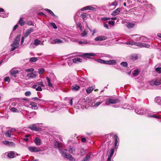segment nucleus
<instances>
[{
	"instance_id": "nucleus-56",
	"label": "nucleus",
	"mask_w": 161,
	"mask_h": 161,
	"mask_svg": "<svg viewBox=\"0 0 161 161\" xmlns=\"http://www.w3.org/2000/svg\"><path fill=\"white\" fill-rule=\"evenodd\" d=\"M51 25L54 29H56L57 28V26L54 23H51Z\"/></svg>"
},
{
	"instance_id": "nucleus-64",
	"label": "nucleus",
	"mask_w": 161,
	"mask_h": 161,
	"mask_svg": "<svg viewBox=\"0 0 161 161\" xmlns=\"http://www.w3.org/2000/svg\"><path fill=\"white\" fill-rule=\"evenodd\" d=\"M4 80L8 82L10 80V78L9 77H6L4 78Z\"/></svg>"
},
{
	"instance_id": "nucleus-37",
	"label": "nucleus",
	"mask_w": 161,
	"mask_h": 161,
	"mask_svg": "<svg viewBox=\"0 0 161 161\" xmlns=\"http://www.w3.org/2000/svg\"><path fill=\"white\" fill-rule=\"evenodd\" d=\"M148 117H153L159 119L161 118V116L160 115H148Z\"/></svg>"
},
{
	"instance_id": "nucleus-33",
	"label": "nucleus",
	"mask_w": 161,
	"mask_h": 161,
	"mask_svg": "<svg viewBox=\"0 0 161 161\" xmlns=\"http://www.w3.org/2000/svg\"><path fill=\"white\" fill-rule=\"evenodd\" d=\"M114 137L115 138V147H116L118 146L117 143L118 142L119 138L116 135H114Z\"/></svg>"
},
{
	"instance_id": "nucleus-35",
	"label": "nucleus",
	"mask_w": 161,
	"mask_h": 161,
	"mask_svg": "<svg viewBox=\"0 0 161 161\" xmlns=\"http://www.w3.org/2000/svg\"><path fill=\"white\" fill-rule=\"evenodd\" d=\"M93 89L94 88L93 87H89L86 89V92L87 93H90L93 91Z\"/></svg>"
},
{
	"instance_id": "nucleus-39",
	"label": "nucleus",
	"mask_w": 161,
	"mask_h": 161,
	"mask_svg": "<svg viewBox=\"0 0 161 161\" xmlns=\"http://www.w3.org/2000/svg\"><path fill=\"white\" fill-rule=\"evenodd\" d=\"M0 16L1 17L6 18L8 17V14L7 13V14H6L3 13H2L1 12H0Z\"/></svg>"
},
{
	"instance_id": "nucleus-6",
	"label": "nucleus",
	"mask_w": 161,
	"mask_h": 161,
	"mask_svg": "<svg viewBox=\"0 0 161 161\" xmlns=\"http://www.w3.org/2000/svg\"><path fill=\"white\" fill-rule=\"evenodd\" d=\"M135 111L137 114L141 115H143L148 113L147 110H145L144 111V109L143 108H141L140 110L138 109H135Z\"/></svg>"
},
{
	"instance_id": "nucleus-50",
	"label": "nucleus",
	"mask_w": 161,
	"mask_h": 161,
	"mask_svg": "<svg viewBox=\"0 0 161 161\" xmlns=\"http://www.w3.org/2000/svg\"><path fill=\"white\" fill-rule=\"evenodd\" d=\"M138 74H139L138 70H136V69H135L134 71V72L133 73V75L135 76H136L138 75Z\"/></svg>"
},
{
	"instance_id": "nucleus-7",
	"label": "nucleus",
	"mask_w": 161,
	"mask_h": 161,
	"mask_svg": "<svg viewBox=\"0 0 161 161\" xmlns=\"http://www.w3.org/2000/svg\"><path fill=\"white\" fill-rule=\"evenodd\" d=\"M8 157L9 158H13L16 157V156L18 155V154L15 152L11 151L8 154Z\"/></svg>"
},
{
	"instance_id": "nucleus-17",
	"label": "nucleus",
	"mask_w": 161,
	"mask_h": 161,
	"mask_svg": "<svg viewBox=\"0 0 161 161\" xmlns=\"http://www.w3.org/2000/svg\"><path fill=\"white\" fill-rule=\"evenodd\" d=\"M36 76V75L34 73H27L26 75L28 78H35Z\"/></svg>"
},
{
	"instance_id": "nucleus-16",
	"label": "nucleus",
	"mask_w": 161,
	"mask_h": 161,
	"mask_svg": "<svg viewBox=\"0 0 161 161\" xmlns=\"http://www.w3.org/2000/svg\"><path fill=\"white\" fill-rule=\"evenodd\" d=\"M116 61L117 60H106V64L109 65L115 64H116Z\"/></svg>"
},
{
	"instance_id": "nucleus-55",
	"label": "nucleus",
	"mask_w": 161,
	"mask_h": 161,
	"mask_svg": "<svg viewBox=\"0 0 161 161\" xmlns=\"http://www.w3.org/2000/svg\"><path fill=\"white\" fill-rule=\"evenodd\" d=\"M26 24L29 25H34L33 22L31 21H28L26 23Z\"/></svg>"
},
{
	"instance_id": "nucleus-25",
	"label": "nucleus",
	"mask_w": 161,
	"mask_h": 161,
	"mask_svg": "<svg viewBox=\"0 0 161 161\" xmlns=\"http://www.w3.org/2000/svg\"><path fill=\"white\" fill-rule=\"evenodd\" d=\"M120 12V8H117L112 13V15H116L119 14Z\"/></svg>"
},
{
	"instance_id": "nucleus-49",
	"label": "nucleus",
	"mask_w": 161,
	"mask_h": 161,
	"mask_svg": "<svg viewBox=\"0 0 161 161\" xmlns=\"http://www.w3.org/2000/svg\"><path fill=\"white\" fill-rule=\"evenodd\" d=\"M44 69L43 68L39 69L38 70V73L40 74H42L44 71Z\"/></svg>"
},
{
	"instance_id": "nucleus-3",
	"label": "nucleus",
	"mask_w": 161,
	"mask_h": 161,
	"mask_svg": "<svg viewBox=\"0 0 161 161\" xmlns=\"http://www.w3.org/2000/svg\"><path fill=\"white\" fill-rule=\"evenodd\" d=\"M49 41L52 44H60L64 43L65 41V40L63 39H60L57 38L54 39L51 38L49 40Z\"/></svg>"
},
{
	"instance_id": "nucleus-30",
	"label": "nucleus",
	"mask_w": 161,
	"mask_h": 161,
	"mask_svg": "<svg viewBox=\"0 0 161 161\" xmlns=\"http://www.w3.org/2000/svg\"><path fill=\"white\" fill-rule=\"evenodd\" d=\"M10 74L14 77H16L15 75L18 73V71L16 70H11L10 71Z\"/></svg>"
},
{
	"instance_id": "nucleus-40",
	"label": "nucleus",
	"mask_w": 161,
	"mask_h": 161,
	"mask_svg": "<svg viewBox=\"0 0 161 161\" xmlns=\"http://www.w3.org/2000/svg\"><path fill=\"white\" fill-rule=\"evenodd\" d=\"M114 148H112L111 149L110 152H109V155L108 156H109L111 157H112L114 153Z\"/></svg>"
},
{
	"instance_id": "nucleus-43",
	"label": "nucleus",
	"mask_w": 161,
	"mask_h": 161,
	"mask_svg": "<svg viewBox=\"0 0 161 161\" xmlns=\"http://www.w3.org/2000/svg\"><path fill=\"white\" fill-rule=\"evenodd\" d=\"M37 60V58L36 57H32L30 59V61L31 62H36Z\"/></svg>"
},
{
	"instance_id": "nucleus-24",
	"label": "nucleus",
	"mask_w": 161,
	"mask_h": 161,
	"mask_svg": "<svg viewBox=\"0 0 161 161\" xmlns=\"http://www.w3.org/2000/svg\"><path fill=\"white\" fill-rule=\"evenodd\" d=\"M34 142L37 146H40L41 145V140L38 137H36L34 140Z\"/></svg>"
},
{
	"instance_id": "nucleus-12",
	"label": "nucleus",
	"mask_w": 161,
	"mask_h": 161,
	"mask_svg": "<svg viewBox=\"0 0 161 161\" xmlns=\"http://www.w3.org/2000/svg\"><path fill=\"white\" fill-rule=\"evenodd\" d=\"M107 39V37L104 36H99L96 37L95 40L96 41H102L106 40Z\"/></svg>"
},
{
	"instance_id": "nucleus-46",
	"label": "nucleus",
	"mask_w": 161,
	"mask_h": 161,
	"mask_svg": "<svg viewBox=\"0 0 161 161\" xmlns=\"http://www.w3.org/2000/svg\"><path fill=\"white\" fill-rule=\"evenodd\" d=\"M97 61V62H98L100 63L106 64V61L103 60L102 59H98Z\"/></svg>"
},
{
	"instance_id": "nucleus-58",
	"label": "nucleus",
	"mask_w": 161,
	"mask_h": 161,
	"mask_svg": "<svg viewBox=\"0 0 161 161\" xmlns=\"http://www.w3.org/2000/svg\"><path fill=\"white\" fill-rule=\"evenodd\" d=\"M31 94V93L30 91H27L25 92V95L26 96H30Z\"/></svg>"
},
{
	"instance_id": "nucleus-36",
	"label": "nucleus",
	"mask_w": 161,
	"mask_h": 161,
	"mask_svg": "<svg viewBox=\"0 0 161 161\" xmlns=\"http://www.w3.org/2000/svg\"><path fill=\"white\" fill-rule=\"evenodd\" d=\"M37 86H40L42 87H44V85L43 84V83L42 81H41L40 82H37L36 83Z\"/></svg>"
},
{
	"instance_id": "nucleus-28",
	"label": "nucleus",
	"mask_w": 161,
	"mask_h": 161,
	"mask_svg": "<svg viewBox=\"0 0 161 161\" xmlns=\"http://www.w3.org/2000/svg\"><path fill=\"white\" fill-rule=\"evenodd\" d=\"M90 42H88L87 40H84L83 41H80L79 42V43L80 44H90Z\"/></svg>"
},
{
	"instance_id": "nucleus-48",
	"label": "nucleus",
	"mask_w": 161,
	"mask_h": 161,
	"mask_svg": "<svg viewBox=\"0 0 161 161\" xmlns=\"http://www.w3.org/2000/svg\"><path fill=\"white\" fill-rule=\"evenodd\" d=\"M32 99H33L34 100H35V101H41V102H44V101L43 100H42V99H38L37 97H33L32 98Z\"/></svg>"
},
{
	"instance_id": "nucleus-38",
	"label": "nucleus",
	"mask_w": 161,
	"mask_h": 161,
	"mask_svg": "<svg viewBox=\"0 0 161 161\" xmlns=\"http://www.w3.org/2000/svg\"><path fill=\"white\" fill-rule=\"evenodd\" d=\"M87 29H86L81 34V36L83 37L85 36L87 34Z\"/></svg>"
},
{
	"instance_id": "nucleus-61",
	"label": "nucleus",
	"mask_w": 161,
	"mask_h": 161,
	"mask_svg": "<svg viewBox=\"0 0 161 161\" xmlns=\"http://www.w3.org/2000/svg\"><path fill=\"white\" fill-rule=\"evenodd\" d=\"M8 145L11 146H14L15 144L14 142H10V143L8 144Z\"/></svg>"
},
{
	"instance_id": "nucleus-47",
	"label": "nucleus",
	"mask_w": 161,
	"mask_h": 161,
	"mask_svg": "<svg viewBox=\"0 0 161 161\" xmlns=\"http://www.w3.org/2000/svg\"><path fill=\"white\" fill-rule=\"evenodd\" d=\"M120 64L123 66L126 67L127 66L128 64L126 62H121Z\"/></svg>"
},
{
	"instance_id": "nucleus-27",
	"label": "nucleus",
	"mask_w": 161,
	"mask_h": 161,
	"mask_svg": "<svg viewBox=\"0 0 161 161\" xmlns=\"http://www.w3.org/2000/svg\"><path fill=\"white\" fill-rule=\"evenodd\" d=\"M18 23L21 26H22L25 24V22L23 19V18H21L19 19Z\"/></svg>"
},
{
	"instance_id": "nucleus-32",
	"label": "nucleus",
	"mask_w": 161,
	"mask_h": 161,
	"mask_svg": "<svg viewBox=\"0 0 161 161\" xmlns=\"http://www.w3.org/2000/svg\"><path fill=\"white\" fill-rule=\"evenodd\" d=\"M11 134L12 133H11L10 131L9 130H8L7 131L5 132L4 134L6 137H10Z\"/></svg>"
},
{
	"instance_id": "nucleus-34",
	"label": "nucleus",
	"mask_w": 161,
	"mask_h": 161,
	"mask_svg": "<svg viewBox=\"0 0 161 161\" xmlns=\"http://www.w3.org/2000/svg\"><path fill=\"white\" fill-rule=\"evenodd\" d=\"M10 110L11 112L14 113H19V110L14 107L12 108Z\"/></svg>"
},
{
	"instance_id": "nucleus-21",
	"label": "nucleus",
	"mask_w": 161,
	"mask_h": 161,
	"mask_svg": "<svg viewBox=\"0 0 161 161\" xmlns=\"http://www.w3.org/2000/svg\"><path fill=\"white\" fill-rule=\"evenodd\" d=\"M74 63L78 64L82 62V59L80 58H76L73 59Z\"/></svg>"
},
{
	"instance_id": "nucleus-10",
	"label": "nucleus",
	"mask_w": 161,
	"mask_h": 161,
	"mask_svg": "<svg viewBox=\"0 0 161 161\" xmlns=\"http://www.w3.org/2000/svg\"><path fill=\"white\" fill-rule=\"evenodd\" d=\"M150 85L152 86L156 85L158 86L161 84V82L158 80H152L151 81L150 83Z\"/></svg>"
},
{
	"instance_id": "nucleus-2",
	"label": "nucleus",
	"mask_w": 161,
	"mask_h": 161,
	"mask_svg": "<svg viewBox=\"0 0 161 161\" xmlns=\"http://www.w3.org/2000/svg\"><path fill=\"white\" fill-rule=\"evenodd\" d=\"M129 44L131 45H135L140 47H144L146 48H149L150 46L149 44L147 43H137L134 41L130 42L129 43Z\"/></svg>"
},
{
	"instance_id": "nucleus-63",
	"label": "nucleus",
	"mask_w": 161,
	"mask_h": 161,
	"mask_svg": "<svg viewBox=\"0 0 161 161\" xmlns=\"http://www.w3.org/2000/svg\"><path fill=\"white\" fill-rule=\"evenodd\" d=\"M33 70H34V69L32 68L26 69L25 70V71L27 72H32L33 71Z\"/></svg>"
},
{
	"instance_id": "nucleus-60",
	"label": "nucleus",
	"mask_w": 161,
	"mask_h": 161,
	"mask_svg": "<svg viewBox=\"0 0 161 161\" xmlns=\"http://www.w3.org/2000/svg\"><path fill=\"white\" fill-rule=\"evenodd\" d=\"M132 59L136 60L137 58L138 57L136 55H134L132 56Z\"/></svg>"
},
{
	"instance_id": "nucleus-14",
	"label": "nucleus",
	"mask_w": 161,
	"mask_h": 161,
	"mask_svg": "<svg viewBox=\"0 0 161 161\" xmlns=\"http://www.w3.org/2000/svg\"><path fill=\"white\" fill-rule=\"evenodd\" d=\"M54 145L55 146L58 148V149L60 151V153H61V151H62V145L57 142H55L54 143Z\"/></svg>"
},
{
	"instance_id": "nucleus-41",
	"label": "nucleus",
	"mask_w": 161,
	"mask_h": 161,
	"mask_svg": "<svg viewBox=\"0 0 161 161\" xmlns=\"http://www.w3.org/2000/svg\"><path fill=\"white\" fill-rule=\"evenodd\" d=\"M87 14L86 13H82L81 14V16L83 19H85L86 17Z\"/></svg>"
},
{
	"instance_id": "nucleus-8",
	"label": "nucleus",
	"mask_w": 161,
	"mask_h": 161,
	"mask_svg": "<svg viewBox=\"0 0 161 161\" xmlns=\"http://www.w3.org/2000/svg\"><path fill=\"white\" fill-rule=\"evenodd\" d=\"M29 107L33 109H36L37 108V103L33 102H29L28 103Z\"/></svg>"
},
{
	"instance_id": "nucleus-53",
	"label": "nucleus",
	"mask_w": 161,
	"mask_h": 161,
	"mask_svg": "<svg viewBox=\"0 0 161 161\" xmlns=\"http://www.w3.org/2000/svg\"><path fill=\"white\" fill-rule=\"evenodd\" d=\"M30 136V135H27L25 136V137L24 138V140L26 142H27L28 141V137Z\"/></svg>"
},
{
	"instance_id": "nucleus-44",
	"label": "nucleus",
	"mask_w": 161,
	"mask_h": 161,
	"mask_svg": "<svg viewBox=\"0 0 161 161\" xmlns=\"http://www.w3.org/2000/svg\"><path fill=\"white\" fill-rule=\"evenodd\" d=\"M134 23H129V24H128L127 25V27L129 28H132L134 27Z\"/></svg>"
},
{
	"instance_id": "nucleus-23",
	"label": "nucleus",
	"mask_w": 161,
	"mask_h": 161,
	"mask_svg": "<svg viewBox=\"0 0 161 161\" xmlns=\"http://www.w3.org/2000/svg\"><path fill=\"white\" fill-rule=\"evenodd\" d=\"M40 41L38 39H36L33 43L32 42L31 44V46H33L35 45V46H37L40 44Z\"/></svg>"
},
{
	"instance_id": "nucleus-11",
	"label": "nucleus",
	"mask_w": 161,
	"mask_h": 161,
	"mask_svg": "<svg viewBox=\"0 0 161 161\" xmlns=\"http://www.w3.org/2000/svg\"><path fill=\"white\" fill-rule=\"evenodd\" d=\"M96 8L94 7H93L91 6H88L84 7V8L81 9V10H90L93 11H96Z\"/></svg>"
},
{
	"instance_id": "nucleus-22",
	"label": "nucleus",
	"mask_w": 161,
	"mask_h": 161,
	"mask_svg": "<svg viewBox=\"0 0 161 161\" xmlns=\"http://www.w3.org/2000/svg\"><path fill=\"white\" fill-rule=\"evenodd\" d=\"M136 41H143L144 42H146L147 40V38L144 36H139L138 38L137 37L135 39Z\"/></svg>"
},
{
	"instance_id": "nucleus-29",
	"label": "nucleus",
	"mask_w": 161,
	"mask_h": 161,
	"mask_svg": "<svg viewBox=\"0 0 161 161\" xmlns=\"http://www.w3.org/2000/svg\"><path fill=\"white\" fill-rule=\"evenodd\" d=\"M90 158V154L86 155L81 161H89Z\"/></svg>"
},
{
	"instance_id": "nucleus-9",
	"label": "nucleus",
	"mask_w": 161,
	"mask_h": 161,
	"mask_svg": "<svg viewBox=\"0 0 161 161\" xmlns=\"http://www.w3.org/2000/svg\"><path fill=\"white\" fill-rule=\"evenodd\" d=\"M28 149L30 151L32 152H38L41 151L39 147H29Z\"/></svg>"
},
{
	"instance_id": "nucleus-45",
	"label": "nucleus",
	"mask_w": 161,
	"mask_h": 161,
	"mask_svg": "<svg viewBox=\"0 0 161 161\" xmlns=\"http://www.w3.org/2000/svg\"><path fill=\"white\" fill-rule=\"evenodd\" d=\"M102 103V102H96L94 103V105L93 106L94 107H97L100 104H101Z\"/></svg>"
},
{
	"instance_id": "nucleus-31",
	"label": "nucleus",
	"mask_w": 161,
	"mask_h": 161,
	"mask_svg": "<svg viewBox=\"0 0 161 161\" xmlns=\"http://www.w3.org/2000/svg\"><path fill=\"white\" fill-rule=\"evenodd\" d=\"M23 105L22 103H19L17 105V109L19 110V111H21L23 109L22 108Z\"/></svg>"
},
{
	"instance_id": "nucleus-19",
	"label": "nucleus",
	"mask_w": 161,
	"mask_h": 161,
	"mask_svg": "<svg viewBox=\"0 0 161 161\" xmlns=\"http://www.w3.org/2000/svg\"><path fill=\"white\" fill-rule=\"evenodd\" d=\"M71 88L73 91H76L79 90L80 87L77 85H75L71 86Z\"/></svg>"
},
{
	"instance_id": "nucleus-51",
	"label": "nucleus",
	"mask_w": 161,
	"mask_h": 161,
	"mask_svg": "<svg viewBox=\"0 0 161 161\" xmlns=\"http://www.w3.org/2000/svg\"><path fill=\"white\" fill-rule=\"evenodd\" d=\"M155 70L158 73H161V67L156 68L155 69Z\"/></svg>"
},
{
	"instance_id": "nucleus-52",
	"label": "nucleus",
	"mask_w": 161,
	"mask_h": 161,
	"mask_svg": "<svg viewBox=\"0 0 161 161\" xmlns=\"http://www.w3.org/2000/svg\"><path fill=\"white\" fill-rule=\"evenodd\" d=\"M80 81L85 83L86 82L87 80L86 78L82 77L80 78Z\"/></svg>"
},
{
	"instance_id": "nucleus-15",
	"label": "nucleus",
	"mask_w": 161,
	"mask_h": 161,
	"mask_svg": "<svg viewBox=\"0 0 161 161\" xmlns=\"http://www.w3.org/2000/svg\"><path fill=\"white\" fill-rule=\"evenodd\" d=\"M29 128L32 130H34L35 131L38 130L40 129L39 127L38 126H37L36 124H33L30 125L29 126Z\"/></svg>"
},
{
	"instance_id": "nucleus-62",
	"label": "nucleus",
	"mask_w": 161,
	"mask_h": 161,
	"mask_svg": "<svg viewBox=\"0 0 161 161\" xmlns=\"http://www.w3.org/2000/svg\"><path fill=\"white\" fill-rule=\"evenodd\" d=\"M49 12L50 14L53 17L56 16V15L54 14L53 12L51 10H50L49 12Z\"/></svg>"
},
{
	"instance_id": "nucleus-4",
	"label": "nucleus",
	"mask_w": 161,
	"mask_h": 161,
	"mask_svg": "<svg viewBox=\"0 0 161 161\" xmlns=\"http://www.w3.org/2000/svg\"><path fill=\"white\" fill-rule=\"evenodd\" d=\"M118 102V100L116 98H108L105 101L106 105H109L110 104H115Z\"/></svg>"
},
{
	"instance_id": "nucleus-13",
	"label": "nucleus",
	"mask_w": 161,
	"mask_h": 161,
	"mask_svg": "<svg viewBox=\"0 0 161 161\" xmlns=\"http://www.w3.org/2000/svg\"><path fill=\"white\" fill-rule=\"evenodd\" d=\"M33 30L34 29L33 28H30L27 29L25 33V37H27L33 31Z\"/></svg>"
},
{
	"instance_id": "nucleus-20",
	"label": "nucleus",
	"mask_w": 161,
	"mask_h": 161,
	"mask_svg": "<svg viewBox=\"0 0 161 161\" xmlns=\"http://www.w3.org/2000/svg\"><path fill=\"white\" fill-rule=\"evenodd\" d=\"M155 102L161 106V97H157L155 99Z\"/></svg>"
},
{
	"instance_id": "nucleus-59",
	"label": "nucleus",
	"mask_w": 161,
	"mask_h": 161,
	"mask_svg": "<svg viewBox=\"0 0 161 161\" xmlns=\"http://www.w3.org/2000/svg\"><path fill=\"white\" fill-rule=\"evenodd\" d=\"M108 24L110 25H113L114 24V22L112 20L109 21Z\"/></svg>"
},
{
	"instance_id": "nucleus-5",
	"label": "nucleus",
	"mask_w": 161,
	"mask_h": 161,
	"mask_svg": "<svg viewBox=\"0 0 161 161\" xmlns=\"http://www.w3.org/2000/svg\"><path fill=\"white\" fill-rule=\"evenodd\" d=\"M61 154L65 158L68 159L71 161H75L74 158L69 154H68L63 151H61Z\"/></svg>"
},
{
	"instance_id": "nucleus-42",
	"label": "nucleus",
	"mask_w": 161,
	"mask_h": 161,
	"mask_svg": "<svg viewBox=\"0 0 161 161\" xmlns=\"http://www.w3.org/2000/svg\"><path fill=\"white\" fill-rule=\"evenodd\" d=\"M80 153L81 156L84 155L86 153L85 150L83 149H81L80 150Z\"/></svg>"
},
{
	"instance_id": "nucleus-1",
	"label": "nucleus",
	"mask_w": 161,
	"mask_h": 161,
	"mask_svg": "<svg viewBox=\"0 0 161 161\" xmlns=\"http://www.w3.org/2000/svg\"><path fill=\"white\" fill-rule=\"evenodd\" d=\"M20 35H18L16 36L13 43L11 44V48L10 50L11 51H14L19 46V42L20 40Z\"/></svg>"
},
{
	"instance_id": "nucleus-54",
	"label": "nucleus",
	"mask_w": 161,
	"mask_h": 161,
	"mask_svg": "<svg viewBox=\"0 0 161 161\" xmlns=\"http://www.w3.org/2000/svg\"><path fill=\"white\" fill-rule=\"evenodd\" d=\"M75 151V149L73 148H70L69 150V152L73 154Z\"/></svg>"
},
{
	"instance_id": "nucleus-57",
	"label": "nucleus",
	"mask_w": 161,
	"mask_h": 161,
	"mask_svg": "<svg viewBox=\"0 0 161 161\" xmlns=\"http://www.w3.org/2000/svg\"><path fill=\"white\" fill-rule=\"evenodd\" d=\"M41 86H39L36 88V91H42V88Z\"/></svg>"
},
{
	"instance_id": "nucleus-26",
	"label": "nucleus",
	"mask_w": 161,
	"mask_h": 161,
	"mask_svg": "<svg viewBox=\"0 0 161 161\" xmlns=\"http://www.w3.org/2000/svg\"><path fill=\"white\" fill-rule=\"evenodd\" d=\"M46 79L48 83V86L50 87H52L53 86V85L51 82V79H50L48 77H47L46 78Z\"/></svg>"
},
{
	"instance_id": "nucleus-18",
	"label": "nucleus",
	"mask_w": 161,
	"mask_h": 161,
	"mask_svg": "<svg viewBox=\"0 0 161 161\" xmlns=\"http://www.w3.org/2000/svg\"><path fill=\"white\" fill-rule=\"evenodd\" d=\"M96 55V54L95 53H86L83 54V56H84L86 57V58H90V57L91 56H94Z\"/></svg>"
}]
</instances>
